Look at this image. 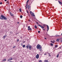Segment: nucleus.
I'll use <instances>...</instances> for the list:
<instances>
[{
	"instance_id": "a878e982",
	"label": "nucleus",
	"mask_w": 62,
	"mask_h": 62,
	"mask_svg": "<svg viewBox=\"0 0 62 62\" xmlns=\"http://www.w3.org/2000/svg\"><path fill=\"white\" fill-rule=\"evenodd\" d=\"M50 45L52 46H53V45H54L53 44H52V43L50 44Z\"/></svg>"
},
{
	"instance_id": "f257e3e1",
	"label": "nucleus",
	"mask_w": 62,
	"mask_h": 62,
	"mask_svg": "<svg viewBox=\"0 0 62 62\" xmlns=\"http://www.w3.org/2000/svg\"><path fill=\"white\" fill-rule=\"evenodd\" d=\"M37 49H39V51H41L42 50V46L39 45H38L37 46Z\"/></svg>"
},
{
	"instance_id": "f3484780",
	"label": "nucleus",
	"mask_w": 62,
	"mask_h": 62,
	"mask_svg": "<svg viewBox=\"0 0 62 62\" xmlns=\"http://www.w3.org/2000/svg\"><path fill=\"white\" fill-rule=\"evenodd\" d=\"M44 62H49V61H48V60H45L44 61Z\"/></svg>"
},
{
	"instance_id": "4468645a",
	"label": "nucleus",
	"mask_w": 62,
	"mask_h": 62,
	"mask_svg": "<svg viewBox=\"0 0 62 62\" xmlns=\"http://www.w3.org/2000/svg\"><path fill=\"white\" fill-rule=\"evenodd\" d=\"M31 46H29V50H31Z\"/></svg>"
},
{
	"instance_id": "8fccbe9b",
	"label": "nucleus",
	"mask_w": 62,
	"mask_h": 62,
	"mask_svg": "<svg viewBox=\"0 0 62 62\" xmlns=\"http://www.w3.org/2000/svg\"><path fill=\"white\" fill-rule=\"evenodd\" d=\"M26 8H27V6H26Z\"/></svg>"
},
{
	"instance_id": "e433bc0d",
	"label": "nucleus",
	"mask_w": 62,
	"mask_h": 62,
	"mask_svg": "<svg viewBox=\"0 0 62 62\" xmlns=\"http://www.w3.org/2000/svg\"><path fill=\"white\" fill-rule=\"evenodd\" d=\"M38 22H39V23H41V22H39V21H38Z\"/></svg>"
},
{
	"instance_id": "2eb2a0df",
	"label": "nucleus",
	"mask_w": 62,
	"mask_h": 62,
	"mask_svg": "<svg viewBox=\"0 0 62 62\" xmlns=\"http://www.w3.org/2000/svg\"><path fill=\"white\" fill-rule=\"evenodd\" d=\"M28 30H32V29L31 28H29L28 29Z\"/></svg>"
},
{
	"instance_id": "6ab92c4d",
	"label": "nucleus",
	"mask_w": 62,
	"mask_h": 62,
	"mask_svg": "<svg viewBox=\"0 0 62 62\" xmlns=\"http://www.w3.org/2000/svg\"><path fill=\"white\" fill-rule=\"evenodd\" d=\"M6 3H7V5H8L9 4V2H8V1Z\"/></svg>"
},
{
	"instance_id": "79ce46f5",
	"label": "nucleus",
	"mask_w": 62,
	"mask_h": 62,
	"mask_svg": "<svg viewBox=\"0 0 62 62\" xmlns=\"http://www.w3.org/2000/svg\"><path fill=\"white\" fill-rule=\"evenodd\" d=\"M43 26H45V24L43 25Z\"/></svg>"
},
{
	"instance_id": "423d86ee",
	"label": "nucleus",
	"mask_w": 62,
	"mask_h": 62,
	"mask_svg": "<svg viewBox=\"0 0 62 62\" xmlns=\"http://www.w3.org/2000/svg\"><path fill=\"white\" fill-rule=\"evenodd\" d=\"M36 58L37 59H38L39 58V54H37L36 56Z\"/></svg>"
},
{
	"instance_id": "c85d7f7f",
	"label": "nucleus",
	"mask_w": 62,
	"mask_h": 62,
	"mask_svg": "<svg viewBox=\"0 0 62 62\" xmlns=\"http://www.w3.org/2000/svg\"><path fill=\"white\" fill-rule=\"evenodd\" d=\"M10 33L11 34H12V33H13V32H12L11 31L10 32Z\"/></svg>"
},
{
	"instance_id": "7c9ffc66",
	"label": "nucleus",
	"mask_w": 62,
	"mask_h": 62,
	"mask_svg": "<svg viewBox=\"0 0 62 62\" xmlns=\"http://www.w3.org/2000/svg\"><path fill=\"white\" fill-rule=\"evenodd\" d=\"M29 0H28L27 1V2H26V3H28V2H29Z\"/></svg>"
},
{
	"instance_id": "1a4fd4ad",
	"label": "nucleus",
	"mask_w": 62,
	"mask_h": 62,
	"mask_svg": "<svg viewBox=\"0 0 62 62\" xmlns=\"http://www.w3.org/2000/svg\"><path fill=\"white\" fill-rule=\"evenodd\" d=\"M46 25L47 26V31H48V30H49V26L48 25Z\"/></svg>"
},
{
	"instance_id": "6e6d98bb",
	"label": "nucleus",
	"mask_w": 62,
	"mask_h": 62,
	"mask_svg": "<svg viewBox=\"0 0 62 62\" xmlns=\"http://www.w3.org/2000/svg\"><path fill=\"white\" fill-rule=\"evenodd\" d=\"M9 62H12V61H10Z\"/></svg>"
},
{
	"instance_id": "a211bd4d",
	"label": "nucleus",
	"mask_w": 62,
	"mask_h": 62,
	"mask_svg": "<svg viewBox=\"0 0 62 62\" xmlns=\"http://www.w3.org/2000/svg\"><path fill=\"white\" fill-rule=\"evenodd\" d=\"M56 41H57V42H58V41H59V39H57L56 40Z\"/></svg>"
},
{
	"instance_id": "39448f33",
	"label": "nucleus",
	"mask_w": 62,
	"mask_h": 62,
	"mask_svg": "<svg viewBox=\"0 0 62 62\" xmlns=\"http://www.w3.org/2000/svg\"><path fill=\"white\" fill-rule=\"evenodd\" d=\"M2 17L4 20H7V18L5 17V16H2Z\"/></svg>"
},
{
	"instance_id": "bf43d9fd",
	"label": "nucleus",
	"mask_w": 62,
	"mask_h": 62,
	"mask_svg": "<svg viewBox=\"0 0 62 62\" xmlns=\"http://www.w3.org/2000/svg\"><path fill=\"white\" fill-rule=\"evenodd\" d=\"M5 1H7V0H5Z\"/></svg>"
},
{
	"instance_id": "f704fd0d",
	"label": "nucleus",
	"mask_w": 62,
	"mask_h": 62,
	"mask_svg": "<svg viewBox=\"0 0 62 62\" xmlns=\"http://www.w3.org/2000/svg\"><path fill=\"white\" fill-rule=\"evenodd\" d=\"M27 12L28 14L29 13H28V11L27 10Z\"/></svg>"
},
{
	"instance_id": "2f4dec72",
	"label": "nucleus",
	"mask_w": 62,
	"mask_h": 62,
	"mask_svg": "<svg viewBox=\"0 0 62 62\" xmlns=\"http://www.w3.org/2000/svg\"><path fill=\"white\" fill-rule=\"evenodd\" d=\"M15 47H16V46H14L13 47V48H15Z\"/></svg>"
},
{
	"instance_id": "37998d69",
	"label": "nucleus",
	"mask_w": 62,
	"mask_h": 62,
	"mask_svg": "<svg viewBox=\"0 0 62 62\" xmlns=\"http://www.w3.org/2000/svg\"><path fill=\"white\" fill-rule=\"evenodd\" d=\"M60 41H61V42H62V40H60Z\"/></svg>"
},
{
	"instance_id": "aec40b11",
	"label": "nucleus",
	"mask_w": 62,
	"mask_h": 62,
	"mask_svg": "<svg viewBox=\"0 0 62 62\" xmlns=\"http://www.w3.org/2000/svg\"><path fill=\"white\" fill-rule=\"evenodd\" d=\"M57 47H58V46L57 45H55V48H57Z\"/></svg>"
},
{
	"instance_id": "bb28decb",
	"label": "nucleus",
	"mask_w": 62,
	"mask_h": 62,
	"mask_svg": "<svg viewBox=\"0 0 62 62\" xmlns=\"http://www.w3.org/2000/svg\"><path fill=\"white\" fill-rule=\"evenodd\" d=\"M20 18H23V16L22 15H21L20 16Z\"/></svg>"
},
{
	"instance_id": "a18cd8bd",
	"label": "nucleus",
	"mask_w": 62,
	"mask_h": 62,
	"mask_svg": "<svg viewBox=\"0 0 62 62\" xmlns=\"http://www.w3.org/2000/svg\"><path fill=\"white\" fill-rule=\"evenodd\" d=\"M51 42H52H52H53V41H51Z\"/></svg>"
},
{
	"instance_id": "dca6fc26",
	"label": "nucleus",
	"mask_w": 62,
	"mask_h": 62,
	"mask_svg": "<svg viewBox=\"0 0 62 62\" xmlns=\"http://www.w3.org/2000/svg\"><path fill=\"white\" fill-rule=\"evenodd\" d=\"M3 61L4 62H5V61H6V59H3Z\"/></svg>"
},
{
	"instance_id": "ea45409f",
	"label": "nucleus",
	"mask_w": 62,
	"mask_h": 62,
	"mask_svg": "<svg viewBox=\"0 0 62 62\" xmlns=\"http://www.w3.org/2000/svg\"><path fill=\"white\" fill-rule=\"evenodd\" d=\"M30 26H28V28H30Z\"/></svg>"
},
{
	"instance_id": "f03ea898",
	"label": "nucleus",
	"mask_w": 62,
	"mask_h": 62,
	"mask_svg": "<svg viewBox=\"0 0 62 62\" xmlns=\"http://www.w3.org/2000/svg\"><path fill=\"white\" fill-rule=\"evenodd\" d=\"M30 13L31 15V16H32V17H33V16L35 17V15H34V13H32V12L31 11L30 12Z\"/></svg>"
},
{
	"instance_id": "20e7f679",
	"label": "nucleus",
	"mask_w": 62,
	"mask_h": 62,
	"mask_svg": "<svg viewBox=\"0 0 62 62\" xmlns=\"http://www.w3.org/2000/svg\"><path fill=\"white\" fill-rule=\"evenodd\" d=\"M3 16H4L3 15H1V17H0V19L3 20Z\"/></svg>"
},
{
	"instance_id": "680f3d73",
	"label": "nucleus",
	"mask_w": 62,
	"mask_h": 62,
	"mask_svg": "<svg viewBox=\"0 0 62 62\" xmlns=\"http://www.w3.org/2000/svg\"><path fill=\"white\" fill-rule=\"evenodd\" d=\"M46 36H47V35H48V34H46Z\"/></svg>"
},
{
	"instance_id": "5701e85b",
	"label": "nucleus",
	"mask_w": 62,
	"mask_h": 62,
	"mask_svg": "<svg viewBox=\"0 0 62 62\" xmlns=\"http://www.w3.org/2000/svg\"><path fill=\"white\" fill-rule=\"evenodd\" d=\"M19 11L20 12H22V10H21V8H20Z\"/></svg>"
},
{
	"instance_id": "c756f323",
	"label": "nucleus",
	"mask_w": 62,
	"mask_h": 62,
	"mask_svg": "<svg viewBox=\"0 0 62 62\" xmlns=\"http://www.w3.org/2000/svg\"><path fill=\"white\" fill-rule=\"evenodd\" d=\"M39 62H42V61L41 60H40L39 61Z\"/></svg>"
},
{
	"instance_id": "49530a36",
	"label": "nucleus",
	"mask_w": 62,
	"mask_h": 62,
	"mask_svg": "<svg viewBox=\"0 0 62 62\" xmlns=\"http://www.w3.org/2000/svg\"><path fill=\"white\" fill-rule=\"evenodd\" d=\"M21 45L22 46V45H23V43H21Z\"/></svg>"
},
{
	"instance_id": "a19ab883",
	"label": "nucleus",
	"mask_w": 62,
	"mask_h": 62,
	"mask_svg": "<svg viewBox=\"0 0 62 62\" xmlns=\"http://www.w3.org/2000/svg\"><path fill=\"white\" fill-rule=\"evenodd\" d=\"M62 39V38H60L59 39L60 40Z\"/></svg>"
},
{
	"instance_id": "69168bd1",
	"label": "nucleus",
	"mask_w": 62,
	"mask_h": 62,
	"mask_svg": "<svg viewBox=\"0 0 62 62\" xmlns=\"http://www.w3.org/2000/svg\"><path fill=\"white\" fill-rule=\"evenodd\" d=\"M56 1V0H55Z\"/></svg>"
},
{
	"instance_id": "473e14b6",
	"label": "nucleus",
	"mask_w": 62,
	"mask_h": 62,
	"mask_svg": "<svg viewBox=\"0 0 62 62\" xmlns=\"http://www.w3.org/2000/svg\"><path fill=\"white\" fill-rule=\"evenodd\" d=\"M40 32V31H38V33H39Z\"/></svg>"
},
{
	"instance_id": "f8f14e48",
	"label": "nucleus",
	"mask_w": 62,
	"mask_h": 62,
	"mask_svg": "<svg viewBox=\"0 0 62 62\" xmlns=\"http://www.w3.org/2000/svg\"><path fill=\"white\" fill-rule=\"evenodd\" d=\"M60 53V52H59V53L57 55V58H58V57L59 56V54Z\"/></svg>"
},
{
	"instance_id": "603ef678",
	"label": "nucleus",
	"mask_w": 62,
	"mask_h": 62,
	"mask_svg": "<svg viewBox=\"0 0 62 62\" xmlns=\"http://www.w3.org/2000/svg\"><path fill=\"white\" fill-rule=\"evenodd\" d=\"M45 38V39H46V38Z\"/></svg>"
},
{
	"instance_id": "393cba45",
	"label": "nucleus",
	"mask_w": 62,
	"mask_h": 62,
	"mask_svg": "<svg viewBox=\"0 0 62 62\" xmlns=\"http://www.w3.org/2000/svg\"><path fill=\"white\" fill-rule=\"evenodd\" d=\"M55 36H56V37H59L60 36V35H56Z\"/></svg>"
},
{
	"instance_id": "b1692460",
	"label": "nucleus",
	"mask_w": 62,
	"mask_h": 62,
	"mask_svg": "<svg viewBox=\"0 0 62 62\" xmlns=\"http://www.w3.org/2000/svg\"><path fill=\"white\" fill-rule=\"evenodd\" d=\"M35 28H36V29H37V25H35Z\"/></svg>"
},
{
	"instance_id": "72a5a7b5",
	"label": "nucleus",
	"mask_w": 62,
	"mask_h": 62,
	"mask_svg": "<svg viewBox=\"0 0 62 62\" xmlns=\"http://www.w3.org/2000/svg\"><path fill=\"white\" fill-rule=\"evenodd\" d=\"M0 5H2V2H0Z\"/></svg>"
},
{
	"instance_id": "ddd939ff",
	"label": "nucleus",
	"mask_w": 62,
	"mask_h": 62,
	"mask_svg": "<svg viewBox=\"0 0 62 62\" xmlns=\"http://www.w3.org/2000/svg\"><path fill=\"white\" fill-rule=\"evenodd\" d=\"M27 48V49H28V45H27L25 47V48Z\"/></svg>"
},
{
	"instance_id": "0eeeda50",
	"label": "nucleus",
	"mask_w": 62,
	"mask_h": 62,
	"mask_svg": "<svg viewBox=\"0 0 62 62\" xmlns=\"http://www.w3.org/2000/svg\"><path fill=\"white\" fill-rule=\"evenodd\" d=\"M7 36V35L6 34H5V36H4L3 38L4 39H5V38Z\"/></svg>"
},
{
	"instance_id": "cd10ccee",
	"label": "nucleus",
	"mask_w": 62,
	"mask_h": 62,
	"mask_svg": "<svg viewBox=\"0 0 62 62\" xmlns=\"http://www.w3.org/2000/svg\"><path fill=\"white\" fill-rule=\"evenodd\" d=\"M48 54H49V56H50V57L51 56V55H50V53H48Z\"/></svg>"
},
{
	"instance_id": "3c124183",
	"label": "nucleus",
	"mask_w": 62,
	"mask_h": 62,
	"mask_svg": "<svg viewBox=\"0 0 62 62\" xmlns=\"http://www.w3.org/2000/svg\"><path fill=\"white\" fill-rule=\"evenodd\" d=\"M36 23H37V24H38V22H36Z\"/></svg>"
},
{
	"instance_id": "0e129e2a",
	"label": "nucleus",
	"mask_w": 62,
	"mask_h": 62,
	"mask_svg": "<svg viewBox=\"0 0 62 62\" xmlns=\"http://www.w3.org/2000/svg\"><path fill=\"white\" fill-rule=\"evenodd\" d=\"M20 62H22V61H21Z\"/></svg>"
},
{
	"instance_id": "c03bdc74",
	"label": "nucleus",
	"mask_w": 62,
	"mask_h": 62,
	"mask_svg": "<svg viewBox=\"0 0 62 62\" xmlns=\"http://www.w3.org/2000/svg\"><path fill=\"white\" fill-rule=\"evenodd\" d=\"M29 22H30V21H31V20L30 19H29Z\"/></svg>"
},
{
	"instance_id": "e2e57ef3",
	"label": "nucleus",
	"mask_w": 62,
	"mask_h": 62,
	"mask_svg": "<svg viewBox=\"0 0 62 62\" xmlns=\"http://www.w3.org/2000/svg\"><path fill=\"white\" fill-rule=\"evenodd\" d=\"M53 41L55 42V41H54V40H53Z\"/></svg>"
},
{
	"instance_id": "4c0bfd02",
	"label": "nucleus",
	"mask_w": 62,
	"mask_h": 62,
	"mask_svg": "<svg viewBox=\"0 0 62 62\" xmlns=\"http://www.w3.org/2000/svg\"><path fill=\"white\" fill-rule=\"evenodd\" d=\"M19 41V39H18L17 40V41Z\"/></svg>"
},
{
	"instance_id": "de8ad7c7",
	"label": "nucleus",
	"mask_w": 62,
	"mask_h": 62,
	"mask_svg": "<svg viewBox=\"0 0 62 62\" xmlns=\"http://www.w3.org/2000/svg\"><path fill=\"white\" fill-rule=\"evenodd\" d=\"M43 30H44L45 31V29H43Z\"/></svg>"
},
{
	"instance_id": "4d7b16f0",
	"label": "nucleus",
	"mask_w": 62,
	"mask_h": 62,
	"mask_svg": "<svg viewBox=\"0 0 62 62\" xmlns=\"http://www.w3.org/2000/svg\"><path fill=\"white\" fill-rule=\"evenodd\" d=\"M17 23H18V24L19 23V22H17Z\"/></svg>"
},
{
	"instance_id": "9d476101",
	"label": "nucleus",
	"mask_w": 62,
	"mask_h": 62,
	"mask_svg": "<svg viewBox=\"0 0 62 62\" xmlns=\"http://www.w3.org/2000/svg\"><path fill=\"white\" fill-rule=\"evenodd\" d=\"M10 15L11 16H14V15L11 12H10Z\"/></svg>"
},
{
	"instance_id": "4be33fe9",
	"label": "nucleus",
	"mask_w": 62,
	"mask_h": 62,
	"mask_svg": "<svg viewBox=\"0 0 62 62\" xmlns=\"http://www.w3.org/2000/svg\"><path fill=\"white\" fill-rule=\"evenodd\" d=\"M23 48H24L25 47V45H23Z\"/></svg>"
},
{
	"instance_id": "09e8293b",
	"label": "nucleus",
	"mask_w": 62,
	"mask_h": 62,
	"mask_svg": "<svg viewBox=\"0 0 62 62\" xmlns=\"http://www.w3.org/2000/svg\"><path fill=\"white\" fill-rule=\"evenodd\" d=\"M52 43H54V42H53Z\"/></svg>"
},
{
	"instance_id": "412c9836",
	"label": "nucleus",
	"mask_w": 62,
	"mask_h": 62,
	"mask_svg": "<svg viewBox=\"0 0 62 62\" xmlns=\"http://www.w3.org/2000/svg\"><path fill=\"white\" fill-rule=\"evenodd\" d=\"M28 9H29V8H30V6H29V5L28 6Z\"/></svg>"
},
{
	"instance_id": "5fc2aeb1",
	"label": "nucleus",
	"mask_w": 62,
	"mask_h": 62,
	"mask_svg": "<svg viewBox=\"0 0 62 62\" xmlns=\"http://www.w3.org/2000/svg\"><path fill=\"white\" fill-rule=\"evenodd\" d=\"M44 55H46V54H44Z\"/></svg>"
},
{
	"instance_id": "6e6552de",
	"label": "nucleus",
	"mask_w": 62,
	"mask_h": 62,
	"mask_svg": "<svg viewBox=\"0 0 62 62\" xmlns=\"http://www.w3.org/2000/svg\"><path fill=\"white\" fill-rule=\"evenodd\" d=\"M11 60H12V58H11L9 59L8 60V61H11Z\"/></svg>"
},
{
	"instance_id": "864d4df0",
	"label": "nucleus",
	"mask_w": 62,
	"mask_h": 62,
	"mask_svg": "<svg viewBox=\"0 0 62 62\" xmlns=\"http://www.w3.org/2000/svg\"><path fill=\"white\" fill-rule=\"evenodd\" d=\"M60 49H61V46H60Z\"/></svg>"
},
{
	"instance_id": "9b49d317",
	"label": "nucleus",
	"mask_w": 62,
	"mask_h": 62,
	"mask_svg": "<svg viewBox=\"0 0 62 62\" xmlns=\"http://www.w3.org/2000/svg\"><path fill=\"white\" fill-rule=\"evenodd\" d=\"M58 2L60 5H62V3L61 2H60V1H59Z\"/></svg>"
},
{
	"instance_id": "7ed1b4c3",
	"label": "nucleus",
	"mask_w": 62,
	"mask_h": 62,
	"mask_svg": "<svg viewBox=\"0 0 62 62\" xmlns=\"http://www.w3.org/2000/svg\"><path fill=\"white\" fill-rule=\"evenodd\" d=\"M38 26H40V27H41L43 29H44V27H43V26H42L41 25H38Z\"/></svg>"
},
{
	"instance_id": "58836bf2",
	"label": "nucleus",
	"mask_w": 62,
	"mask_h": 62,
	"mask_svg": "<svg viewBox=\"0 0 62 62\" xmlns=\"http://www.w3.org/2000/svg\"><path fill=\"white\" fill-rule=\"evenodd\" d=\"M26 6V7H27V6H28V4H27Z\"/></svg>"
},
{
	"instance_id": "c9c22d12",
	"label": "nucleus",
	"mask_w": 62,
	"mask_h": 62,
	"mask_svg": "<svg viewBox=\"0 0 62 62\" xmlns=\"http://www.w3.org/2000/svg\"><path fill=\"white\" fill-rule=\"evenodd\" d=\"M25 41H23V43H25Z\"/></svg>"
},
{
	"instance_id": "13d9d810",
	"label": "nucleus",
	"mask_w": 62,
	"mask_h": 62,
	"mask_svg": "<svg viewBox=\"0 0 62 62\" xmlns=\"http://www.w3.org/2000/svg\"><path fill=\"white\" fill-rule=\"evenodd\" d=\"M20 38H21V39H22V37H20Z\"/></svg>"
},
{
	"instance_id": "052dcab7",
	"label": "nucleus",
	"mask_w": 62,
	"mask_h": 62,
	"mask_svg": "<svg viewBox=\"0 0 62 62\" xmlns=\"http://www.w3.org/2000/svg\"><path fill=\"white\" fill-rule=\"evenodd\" d=\"M29 16H30V15L29 14L28 15Z\"/></svg>"
}]
</instances>
